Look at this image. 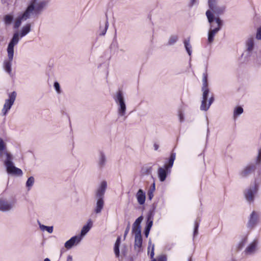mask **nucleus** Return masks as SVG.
Masks as SVG:
<instances>
[{"label":"nucleus","instance_id":"f257e3e1","mask_svg":"<svg viewBox=\"0 0 261 261\" xmlns=\"http://www.w3.org/2000/svg\"><path fill=\"white\" fill-rule=\"evenodd\" d=\"M3 155H5L6 156L4 164L7 172L16 176H22L23 174L22 171L14 165L12 162V155L7 151L6 143L0 137V158H2Z\"/></svg>","mask_w":261,"mask_h":261},{"label":"nucleus","instance_id":"f03ea898","mask_svg":"<svg viewBox=\"0 0 261 261\" xmlns=\"http://www.w3.org/2000/svg\"><path fill=\"white\" fill-rule=\"evenodd\" d=\"M18 33H15L10 42L8 44L7 51L8 53V60L4 62L3 67L5 71L9 74L10 76H13L12 73V62L14 56V47L19 42Z\"/></svg>","mask_w":261,"mask_h":261},{"label":"nucleus","instance_id":"7ed1b4c3","mask_svg":"<svg viewBox=\"0 0 261 261\" xmlns=\"http://www.w3.org/2000/svg\"><path fill=\"white\" fill-rule=\"evenodd\" d=\"M48 3V1L47 0H31L26 10L30 9L28 14L30 17L33 14L36 15L39 14L46 7Z\"/></svg>","mask_w":261,"mask_h":261},{"label":"nucleus","instance_id":"20e7f679","mask_svg":"<svg viewBox=\"0 0 261 261\" xmlns=\"http://www.w3.org/2000/svg\"><path fill=\"white\" fill-rule=\"evenodd\" d=\"M115 102L118 106L117 113L119 117L124 116L126 114V106L123 92L118 90L113 96Z\"/></svg>","mask_w":261,"mask_h":261},{"label":"nucleus","instance_id":"39448f33","mask_svg":"<svg viewBox=\"0 0 261 261\" xmlns=\"http://www.w3.org/2000/svg\"><path fill=\"white\" fill-rule=\"evenodd\" d=\"M225 5H219V4L209 8L205 13L208 23L214 22L216 18L215 17V15L219 16L223 14L225 11Z\"/></svg>","mask_w":261,"mask_h":261},{"label":"nucleus","instance_id":"423d86ee","mask_svg":"<svg viewBox=\"0 0 261 261\" xmlns=\"http://www.w3.org/2000/svg\"><path fill=\"white\" fill-rule=\"evenodd\" d=\"M176 154L172 152L171 154L168 164L164 165V168L160 167L158 170V174L161 181L165 180L168 173L170 172V169L172 167L174 161L175 159Z\"/></svg>","mask_w":261,"mask_h":261},{"label":"nucleus","instance_id":"0eeeda50","mask_svg":"<svg viewBox=\"0 0 261 261\" xmlns=\"http://www.w3.org/2000/svg\"><path fill=\"white\" fill-rule=\"evenodd\" d=\"M215 22L217 24L216 27L214 22L209 23L210 30L208 32L207 38V42L209 44L213 42L215 36L220 30L223 24L222 20L219 17L215 18Z\"/></svg>","mask_w":261,"mask_h":261},{"label":"nucleus","instance_id":"6e6552de","mask_svg":"<svg viewBox=\"0 0 261 261\" xmlns=\"http://www.w3.org/2000/svg\"><path fill=\"white\" fill-rule=\"evenodd\" d=\"M16 96L17 93L15 91L8 94V98L5 100V103L2 110V115L3 116H5L11 109L15 101Z\"/></svg>","mask_w":261,"mask_h":261},{"label":"nucleus","instance_id":"1a4fd4ad","mask_svg":"<svg viewBox=\"0 0 261 261\" xmlns=\"http://www.w3.org/2000/svg\"><path fill=\"white\" fill-rule=\"evenodd\" d=\"M258 190V186L255 184L247 188L244 192L246 200L249 202H253L254 198V195Z\"/></svg>","mask_w":261,"mask_h":261},{"label":"nucleus","instance_id":"9d476101","mask_svg":"<svg viewBox=\"0 0 261 261\" xmlns=\"http://www.w3.org/2000/svg\"><path fill=\"white\" fill-rule=\"evenodd\" d=\"M132 232L135 234L134 248L137 252H140L141 250L142 245L141 231H139V230H137L136 232Z\"/></svg>","mask_w":261,"mask_h":261},{"label":"nucleus","instance_id":"9b49d317","mask_svg":"<svg viewBox=\"0 0 261 261\" xmlns=\"http://www.w3.org/2000/svg\"><path fill=\"white\" fill-rule=\"evenodd\" d=\"M14 206V202L9 201L3 198H0V211L2 212L9 211Z\"/></svg>","mask_w":261,"mask_h":261},{"label":"nucleus","instance_id":"f8f14e48","mask_svg":"<svg viewBox=\"0 0 261 261\" xmlns=\"http://www.w3.org/2000/svg\"><path fill=\"white\" fill-rule=\"evenodd\" d=\"M29 10H25V11L21 15L18 16L15 20L13 27L14 29H18L21 24L22 21H24L30 18V15L28 14Z\"/></svg>","mask_w":261,"mask_h":261},{"label":"nucleus","instance_id":"ddd939ff","mask_svg":"<svg viewBox=\"0 0 261 261\" xmlns=\"http://www.w3.org/2000/svg\"><path fill=\"white\" fill-rule=\"evenodd\" d=\"M107 187V182L106 181L103 180L101 181L96 191V197L97 199H103Z\"/></svg>","mask_w":261,"mask_h":261},{"label":"nucleus","instance_id":"4468645a","mask_svg":"<svg viewBox=\"0 0 261 261\" xmlns=\"http://www.w3.org/2000/svg\"><path fill=\"white\" fill-rule=\"evenodd\" d=\"M258 242L255 240L246 247L244 253L246 255L254 254L257 250Z\"/></svg>","mask_w":261,"mask_h":261},{"label":"nucleus","instance_id":"2eb2a0df","mask_svg":"<svg viewBox=\"0 0 261 261\" xmlns=\"http://www.w3.org/2000/svg\"><path fill=\"white\" fill-rule=\"evenodd\" d=\"M258 221V215L255 211H253L250 215L247 223V226L250 229L254 228Z\"/></svg>","mask_w":261,"mask_h":261},{"label":"nucleus","instance_id":"dca6fc26","mask_svg":"<svg viewBox=\"0 0 261 261\" xmlns=\"http://www.w3.org/2000/svg\"><path fill=\"white\" fill-rule=\"evenodd\" d=\"M256 167L254 164L248 165L246 166L240 173L241 177H246L252 173L255 169Z\"/></svg>","mask_w":261,"mask_h":261},{"label":"nucleus","instance_id":"f3484780","mask_svg":"<svg viewBox=\"0 0 261 261\" xmlns=\"http://www.w3.org/2000/svg\"><path fill=\"white\" fill-rule=\"evenodd\" d=\"M81 240V237H79V236H74L65 242L64 245L65 247L67 249H69L71 248L75 243H79Z\"/></svg>","mask_w":261,"mask_h":261},{"label":"nucleus","instance_id":"a211bd4d","mask_svg":"<svg viewBox=\"0 0 261 261\" xmlns=\"http://www.w3.org/2000/svg\"><path fill=\"white\" fill-rule=\"evenodd\" d=\"M107 163V158L105 153L100 152L97 160V165L99 169H102Z\"/></svg>","mask_w":261,"mask_h":261},{"label":"nucleus","instance_id":"6ab92c4d","mask_svg":"<svg viewBox=\"0 0 261 261\" xmlns=\"http://www.w3.org/2000/svg\"><path fill=\"white\" fill-rule=\"evenodd\" d=\"M136 198L139 204L143 205L144 204L146 199V195L145 193L142 189H139L137 192Z\"/></svg>","mask_w":261,"mask_h":261},{"label":"nucleus","instance_id":"aec40b11","mask_svg":"<svg viewBox=\"0 0 261 261\" xmlns=\"http://www.w3.org/2000/svg\"><path fill=\"white\" fill-rule=\"evenodd\" d=\"M201 90L202 91V100L200 106V109H205L204 108H206L204 107V104L207 102L210 90L209 89H201Z\"/></svg>","mask_w":261,"mask_h":261},{"label":"nucleus","instance_id":"412c9836","mask_svg":"<svg viewBox=\"0 0 261 261\" xmlns=\"http://www.w3.org/2000/svg\"><path fill=\"white\" fill-rule=\"evenodd\" d=\"M104 206V200L103 199H97L95 208H94V213L95 214L101 213Z\"/></svg>","mask_w":261,"mask_h":261},{"label":"nucleus","instance_id":"4be33fe9","mask_svg":"<svg viewBox=\"0 0 261 261\" xmlns=\"http://www.w3.org/2000/svg\"><path fill=\"white\" fill-rule=\"evenodd\" d=\"M92 226V222L91 220H89L87 224V225H84L81 231V236L80 237H81V238L82 239V237L85 236L86 233L89 232V231L90 230Z\"/></svg>","mask_w":261,"mask_h":261},{"label":"nucleus","instance_id":"5701e85b","mask_svg":"<svg viewBox=\"0 0 261 261\" xmlns=\"http://www.w3.org/2000/svg\"><path fill=\"white\" fill-rule=\"evenodd\" d=\"M143 220V217L142 216L138 218L133 225L132 232H136V230H139V231H141L140 224Z\"/></svg>","mask_w":261,"mask_h":261},{"label":"nucleus","instance_id":"b1692460","mask_svg":"<svg viewBox=\"0 0 261 261\" xmlns=\"http://www.w3.org/2000/svg\"><path fill=\"white\" fill-rule=\"evenodd\" d=\"M109 22L107 19L102 24L100 22L99 27V35H105L107 32Z\"/></svg>","mask_w":261,"mask_h":261},{"label":"nucleus","instance_id":"393cba45","mask_svg":"<svg viewBox=\"0 0 261 261\" xmlns=\"http://www.w3.org/2000/svg\"><path fill=\"white\" fill-rule=\"evenodd\" d=\"M30 31L31 24L30 23H28L22 27L20 34H18V36L20 35V37H23L27 35Z\"/></svg>","mask_w":261,"mask_h":261},{"label":"nucleus","instance_id":"a878e982","mask_svg":"<svg viewBox=\"0 0 261 261\" xmlns=\"http://www.w3.org/2000/svg\"><path fill=\"white\" fill-rule=\"evenodd\" d=\"M247 50L251 53L254 48V39L252 37L249 38L246 41Z\"/></svg>","mask_w":261,"mask_h":261},{"label":"nucleus","instance_id":"bb28decb","mask_svg":"<svg viewBox=\"0 0 261 261\" xmlns=\"http://www.w3.org/2000/svg\"><path fill=\"white\" fill-rule=\"evenodd\" d=\"M120 242V237H119L116 241L114 248V253L117 257L119 256V246Z\"/></svg>","mask_w":261,"mask_h":261},{"label":"nucleus","instance_id":"cd10ccee","mask_svg":"<svg viewBox=\"0 0 261 261\" xmlns=\"http://www.w3.org/2000/svg\"><path fill=\"white\" fill-rule=\"evenodd\" d=\"M14 19V16L12 14H7L4 16V22L6 26L10 25Z\"/></svg>","mask_w":261,"mask_h":261},{"label":"nucleus","instance_id":"c85d7f7f","mask_svg":"<svg viewBox=\"0 0 261 261\" xmlns=\"http://www.w3.org/2000/svg\"><path fill=\"white\" fill-rule=\"evenodd\" d=\"M201 89H208L207 82V73L206 72L202 74V87Z\"/></svg>","mask_w":261,"mask_h":261},{"label":"nucleus","instance_id":"c756f323","mask_svg":"<svg viewBox=\"0 0 261 261\" xmlns=\"http://www.w3.org/2000/svg\"><path fill=\"white\" fill-rule=\"evenodd\" d=\"M155 190V183L153 182L152 184V185L151 186V187H150V188L148 191V193H147L148 199L150 200H151L153 197V192H154Z\"/></svg>","mask_w":261,"mask_h":261},{"label":"nucleus","instance_id":"7c9ffc66","mask_svg":"<svg viewBox=\"0 0 261 261\" xmlns=\"http://www.w3.org/2000/svg\"><path fill=\"white\" fill-rule=\"evenodd\" d=\"M184 43L186 51H187L188 55L191 56L192 54V46L190 43V40H185Z\"/></svg>","mask_w":261,"mask_h":261},{"label":"nucleus","instance_id":"2f4dec72","mask_svg":"<svg viewBox=\"0 0 261 261\" xmlns=\"http://www.w3.org/2000/svg\"><path fill=\"white\" fill-rule=\"evenodd\" d=\"M178 37L177 35H172L171 36L168 40V42L167 45H172L175 44L176 41L178 40Z\"/></svg>","mask_w":261,"mask_h":261},{"label":"nucleus","instance_id":"473e14b6","mask_svg":"<svg viewBox=\"0 0 261 261\" xmlns=\"http://www.w3.org/2000/svg\"><path fill=\"white\" fill-rule=\"evenodd\" d=\"M153 224V215L150 213L148 215L147 217V226L146 227V228L151 229Z\"/></svg>","mask_w":261,"mask_h":261},{"label":"nucleus","instance_id":"72a5a7b5","mask_svg":"<svg viewBox=\"0 0 261 261\" xmlns=\"http://www.w3.org/2000/svg\"><path fill=\"white\" fill-rule=\"evenodd\" d=\"M214 100V97L212 96H211L210 98H209V100H208V103H207V102L204 103V107H206L207 108H204L205 109H200L202 111H206L207 110H208V109H209L210 107L211 106V105L212 104V103L213 102Z\"/></svg>","mask_w":261,"mask_h":261},{"label":"nucleus","instance_id":"f704fd0d","mask_svg":"<svg viewBox=\"0 0 261 261\" xmlns=\"http://www.w3.org/2000/svg\"><path fill=\"white\" fill-rule=\"evenodd\" d=\"M243 112V109L241 107H237L233 112V116L236 117L241 115Z\"/></svg>","mask_w":261,"mask_h":261},{"label":"nucleus","instance_id":"c9c22d12","mask_svg":"<svg viewBox=\"0 0 261 261\" xmlns=\"http://www.w3.org/2000/svg\"><path fill=\"white\" fill-rule=\"evenodd\" d=\"M34 178L33 176L30 177L27 181L26 186L29 188H31L34 185Z\"/></svg>","mask_w":261,"mask_h":261},{"label":"nucleus","instance_id":"e433bc0d","mask_svg":"<svg viewBox=\"0 0 261 261\" xmlns=\"http://www.w3.org/2000/svg\"><path fill=\"white\" fill-rule=\"evenodd\" d=\"M219 4V0H208V6L210 8Z\"/></svg>","mask_w":261,"mask_h":261},{"label":"nucleus","instance_id":"4c0bfd02","mask_svg":"<svg viewBox=\"0 0 261 261\" xmlns=\"http://www.w3.org/2000/svg\"><path fill=\"white\" fill-rule=\"evenodd\" d=\"M110 48L111 50H115L118 48V43L116 40L113 41L110 45Z\"/></svg>","mask_w":261,"mask_h":261},{"label":"nucleus","instance_id":"58836bf2","mask_svg":"<svg viewBox=\"0 0 261 261\" xmlns=\"http://www.w3.org/2000/svg\"><path fill=\"white\" fill-rule=\"evenodd\" d=\"M54 87L58 94L61 93V90L60 89V86L58 82H55L54 84Z\"/></svg>","mask_w":261,"mask_h":261},{"label":"nucleus","instance_id":"ea45409f","mask_svg":"<svg viewBox=\"0 0 261 261\" xmlns=\"http://www.w3.org/2000/svg\"><path fill=\"white\" fill-rule=\"evenodd\" d=\"M247 242V239L246 238L243 239L239 244L238 248L239 249H241L246 244Z\"/></svg>","mask_w":261,"mask_h":261},{"label":"nucleus","instance_id":"a19ab883","mask_svg":"<svg viewBox=\"0 0 261 261\" xmlns=\"http://www.w3.org/2000/svg\"><path fill=\"white\" fill-rule=\"evenodd\" d=\"M199 227V224L198 222H195L194 230V237H195L198 234V229Z\"/></svg>","mask_w":261,"mask_h":261},{"label":"nucleus","instance_id":"79ce46f5","mask_svg":"<svg viewBox=\"0 0 261 261\" xmlns=\"http://www.w3.org/2000/svg\"><path fill=\"white\" fill-rule=\"evenodd\" d=\"M256 38L258 40H261V27L257 30Z\"/></svg>","mask_w":261,"mask_h":261},{"label":"nucleus","instance_id":"37998d69","mask_svg":"<svg viewBox=\"0 0 261 261\" xmlns=\"http://www.w3.org/2000/svg\"><path fill=\"white\" fill-rule=\"evenodd\" d=\"M261 160V148L258 150V155L257 158L256 163H259Z\"/></svg>","mask_w":261,"mask_h":261},{"label":"nucleus","instance_id":"c03bdc74","mask_svg":"<svg viewBox=\"0 0 261 261\" xmlns=\"http://www.w3.org/2000/svg\"><path fill=\"white\" fill-rule=\"evenodd\" d=\"M158 261H167L166 257L165 255H161L158 258Z\"/></svg>","mask_w":261,"mask_h":261},{"label":"nucleus","instance_id":"a18cd8bd","mask_svg":"<svg viewBox=\"0 0 261 261\" xmlns=\"http://www.w3.org/2000/svg\"><path fill=\"white\" fill-rule=\"evenodd\" d=\"M45 230H46L49 233H51L53 231V226H46Z\"/></svg>","mask_w":261,"mask_h":261},{"label":"nucleus","instance_id":"49530a36","mask_svg":"<svg viewBox=\"0 0 261 261\" xmlns=\"http://www.w3.org/2000/svg\"><path fill=\"white\" fill-rule=\"evenodd\" d=\"M154 245H152L151 246V250L150 253V258H153L154 256Z\"/></svg>","mask_w":261,"mask_h":261},{"label":"nucleus","instance_id":"de8ad7c7","mask_svg":"<svg viewBox=\"0 0 261 261\" xmlns=\"http://www.w3.org/2000/svg\"><path fill=\"white\" fill-rule=\"evenodd\" d=\"M129 231V225L128 224V226L126 227L124 234V237L125 238L126 235L128 234V232Z\"/></svg>","mask_w":261,"mask_h":261},{"label":"nucleus","instance_id":"09e8293b","mask_svg":"<svg viewBox=\"0 0 261 261\" xmlns=\"http://www.w3.org/2000/svg\"><path fill=\"white\" fill-rule=\"evenodd\" d=\"M150 229H148V228H145V237L147 238L148 237V234H149V231H150Z\"/></svg>","mask_w":261,"mask_h":261},{"label":"nucleus","instance_id":"8fccbe9b","mask_svg":"<svg viewBox=\"0 0 261 261\" xmlns=\"http://www.w3.org/2000/svg\"><path fill=\"white\" fill-rule=\"evenodd\" d=\"M196 0H190V3L189 4L190 7H192L196 4Z\"/></svg>","mask_w":261,"mask_h":261},{"label":"nucleus","instance_id":"3c124183","mask_svg":"<svg viewBox=\"0 0 261 261\" xmlns=\"http://www.w3.org/2000/svg\"><path fill=\"white\" fill-rule=\"evenodd\" d=\"M179 118L180 122H182L184 120V115L182 113H180L179 114Z\"/></svg>","mask_w":261,"mask_h":261},{"label":"nucleus","instance_id":"603ef678","mask_svg":"<svg viewBox=\"0 0 261 261\" xmlns=\"http://www.w3.org/2000/svg\"><path fill=\"white\" fill-rule=\"evenodd\" d=\"M39 225H40V229L42 230H45L46 226L44 225H42V224H39Z\"/></svg>","mask_w":261,"mask_h":261},{"label":"nucleus","instance_id":"864d4df0","mask_svg":"<svg viewBox=\"0 0 261 261\" xmlns=\"http://www.w3.org/2000/svg\"><path fill=\"white\" fill-rule=\"evenodd\" d=\"M154 149L155 150H157L159 149V145L156 143H154L153 145Z\"/></svg>","mask_w":261,"mask_h":261},{"label":"nucleus","instance_id":"5fc2aeb1","mask_svg":"<svg viewBox=\"0 0 261 261\" xmlns=\"http://www.w3.org/2000/svg\"><path fill=\"white\" fill-rule=\"evenodd\" d=\"M67 261H72V257L71 255L67 256Z\"/></svg>","mask_w":261,"mask_h":261},{"label":"nucleus","instance_id":"6e6d98bb","mask_svg":"<svg viewBox=\"0 0 261 261\" xmlns=\"http://www.w3.org/2000/svg\"><path fill=\"white\" fill-rule=\"evenodd\" d=\"M148 244H149V246L148 247V253H149V249L150 248V246L151 245V240L149 241Z\"/></svg>","mask_w":261,"mask_h":261},{"label":"nucleus","instance_id":"4d7b16f0","mask_svg":"<svg viewBox=\"0 0 261 261\" xmlns=\"http://www.w3.org/2000/svg\"><path fill=\"white\" fill-rule=\"evenodd\" d=\"M44 261H50V260L48 258H46L44 259Z\"/></svg>","mask_w":261,"mask_h":261},{"label":"nucleus","instance_id":"13d9d810","mask_svg":"<svg viewBox=\"0 0 261 261\" xmlns=\"http://www.w3.org/2000/svg\"><path fill=\"white\" fill-rule=\"evenodd\" d=\"M152 260L151 261H156V260L155 259V258H152Z\"/></svg>","mask_w":261,"mask_h":261},{"label":"nucleus","instance_id":"bf43d9fd","mask_svg":"<svg viewBox=\"0 0 261 261\" xmlns=\"http://www.w3.org/2000/svg\"><path fill=\"white\" fill-rule=\"evenodd\" d=\"M188 261H192L191 258H190L188 260Z\"/></svg>","mask_w":261,"mask_h":261}]
</instances>
